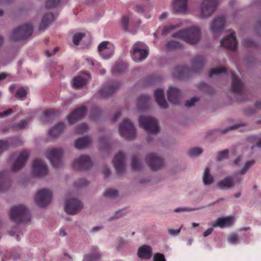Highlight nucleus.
<instances>
[{"label": "nucleus", "instance_id": "39448f33", "mask_svg": "<svg viewBox=\"0 0 261 261\" xmlns=\"http://www.w3.org/2000/svg\"><path fill=\"white\" fill-rule=\"evenodd\" d=\"M33 29V27L31 24L22 25L13 31L10 38L13 41L25 40L32 35Z\"/></svg>", "mask_w": 261, "mask_h": 261}, {"label": "nucleus", "instance_id": "69168bd1", "mask_svg": "<svg viewBox=\"0 0 261 261\" xmlns=\"http://www.w3.org/2000/svg\"><path fill=\"white\" fill-rule=\"evenodd\" d=\"M88 184V182L85 178L79 179L77 181L75 182V185L76 187H80L85 186Z\"/></svg>", "mask_w": 261, "mask_h": 261}, {"label": "nucleus", "instance_id": "0e129e2a", "mask_svg": "<svg viewBox=\"0 0 261 261\" xmlns=\"http://www.w3.org/2000/svg\"><path fill=\"white\" fill-rule=\"evenodd\" d=\"M198 100V98L193 97L190 100L186 101L185 106L186 107H191L194 105V103Z\"/></svg>", "mask_w": 261, "mask_h": 261}, {"label": "nucleus", "instance_id": "3c124183", "mask_svg": "<svg viewBox=\"0 0 261 261\" xmlns=\"http://www.w3.org/2000/svg\"><path fill=\"white\" fill-rule=\"evenodd\" d=\"M60 0H47L45 3L46 8L47 9H51L57 7Z\"/></svg>", "mask_w": 261, "mask_h": 261}, {"label": "nucleus", "instance_id": "72a5a7b5", "mask_svg": "<svg viewBox=\"0 0 261 261\" xmlns=\"http://www.w3.org/2000/svg\"><path fill=\"white\" fill-rule=\"evenodd\" d=\"M188 0H175L173 8L176 12H184L187 7Z\"/></svg>", "mask_w": 261, "mask_h": 261}, {"label": "nucleus", "instance_id": "8fccbe9b", "mask_svg": "<svg viewBox=\"0 0 261 261\" xmlns=\"http://www.w3.org/2000/svg\"><path fill=\"white\" fill-rule=\"evenodd\" d=\"M132 166L133 169L136 170H139L141 168V164L136 156H133L132 158Z\"/></svg>", "mask_w": 261, "mask_h": 261}, {"label": "nucleus", "instance_id": "774afa93", "mask_svg": "<svg viewBox=\"0 0 261 261\" xmlns=\"http://www.w3.org/2000/svg\"><path fill=\"white\" fill-rule=\"evenodd\" d=\"M233 178V182H234V186L239 184L243 180V178L241 176H239L237 174H235L233 176H231Z\"/></svg>", "mask_w": 261, "mask_h": 261}, {"label": "nucleus", "instance_id": "f257e3e1", "mask_svg": "<svg viewBox=\"0 0 261 261\" xmlns=\"http://www.w3.org/2000/svg\"><path fill=\"white\" fill-rule=\"evenodd\" d=\"M205 59L202 56H197L195 57L192 61L191 69L184 66H177L174 68L173 75L175 77L183 80L191 72L197 73L200 72L203 68Z\"/></svg>", "mask_w": 261, "mask_h": 261}, {"label": "nucleus", "instance_id": "4d7b16f0", "mask_svg": "<svg viewBox=\"0 0 261 261\" xmlns=\"http://www.w3.org/2000/svg\"><path fill=\"white\" fill-rule=\"evenodd\" d=\"M9 147V143L7 141L0 140V154L7 150Z\"/></svg>", "mask_w": 261, "mask_h": 261}, {"label": "nucleus", "instance_id": "6ab92c4d", "mask_svg": "<svg viewBox=\"0 0 261 261\" xmlns=\"http://www.w3.org/2000/svg\"><path fill=\"white\" fill-rule=\"evenodd\" d=\"M87 112V109L85 106H82L76 109L68 117V121L70 124H73L78 120L83 119Z\"/></svg>", "mask_w": 261, "mask_h": 261}, {"label": "nucleus", "instance_id": "c756f323", "mask_svg": "<svg viewBox=\"0 0 261 261\" xmlns=\"http://www.w3.org/2000/svg\"><path fill=\"white\" fill-rule=\"evenodd\" d=\"M54 19V15L52 13H46L45 14L41 20L40 24L39 30L43 31L48 26L50 22Z\"/></svg>", "mask_w": 261, "mask_h": 261}, {"label": "nucleus", "instance_id": "49530a36", "mask_svg": "<svg viewBox=\"0 0 261 261\" xmlns=\"http://www.w3.org/2000/svg\"><path fill=\"white\" fill-rule=\"evenodd\" d=\"M179 26L178 24L164 26L162 32V34L164 36L166 35L168 33L171 32Z\"/></svg>", "mask_w": 261, "mask_h": 261}, {"label": "nucleus", "instance_id": "338daca9", "mask_svg": "<svg viewBox=\"0 0 261 261\" xmlns=\"http://www.w3.org/2000/svg\"><path fill=\"white\" fill-rule=\"evenodd\" d=\"M126 214V210L124 209L120 211H118L116 212L115 215L114 216V218H120Z\"/></svg>", "mask_w": 261, "mask_h": 261}, {"label": "nucleus", "instance_id": "423d86ee", "mask_svg": "<svg viewBox=\"0 0 261 261\" xmlns=\"http://www.w3.org/2000/svg\"><path fill=\"white\" fill-rule=\"evenodd\" d=\"M139 122L140 126L148 133L156 134L160 131L158 122L153 117L140 116Z\"/></svg>", "mask_w": 261, "mask_h": 261}, {"label": "nucleus", "instance_id": "9b49d317", "mask_svg": "<svg viewBox=\"0 0 261 261\" xmlns=\"http://www.w3.org/2000/svg\"><path fill=\"white\" fill-rule=\"evenodd\" d=\"M92 163L90 158L87 155H81L75 159L72 164L73 168L75 170H86L90 168Z\"/></svg>", "mask_w": 261, "mask_h": 261}, {"label": "nucleus", "instance_id": "a878e982", "mask_svg": "<svg viewBox=\"0 0 261 261\" xmlns=\"http://www.w3.org/2000/svg\"><path fill=\"white\" fill-rule=\"evenodd\" d=\"M101 254L97 246H93L88 254H86L83 261H99Z\"/></svg>", "mask_w": 261, "mask_h": 261}, {"label": "nucleus", "instance_id": "393cba45", "mask_svg": "<svg viewBox=\"0 0 261 261\" xmlns=\"http://www.w3.org/2000/svg\"><path fill=\"white\" fill-rule=\"evenodd\" d=\"M154 96L156 102L163 109L168 108V104L165 99L164 91L162 89H158L154 92Z\"/></svg>", "mask_w": 261, "mask_h": 261}, {"label": "nucleus", "instance_id": "5fc2aeb1", "mask_svg": "<svg viewBox=\"0 0 261 261\" xmlns=\"http://www.w3.org/2000/svg\"><path fill=\"white\" fill-rule=\"evenodd\" d=\"M228 150L225 149L218 152L217 156V160L218 161L223 160L224 159L228 158Z\"/></svg>", "mask_w": 261, "mask_h": 261}, {"label": "nucleus", "instance_id": "37998d69", "mask_svg": "<svg viewBox=\"0 0 261 261\" xmlns=\"http://www.w3.org/2000/svg\"><path fill=\"white\" fill-rule=\"evenodd\" d=\"M254 163L253 160L248 161L246 162L242 169L237 172L236 174L237 175H244L246 173L247 171L250 168V167Z\"/></svg>", "mask_w": 261, "mask_h": 261}, {"label": "nucleus", "instance_id": "c03bdc74", "mask_svg": "<svg viewBox=\"0 0 261 261\" xmlns=\"http://www.w3.org/2000/svg\"><path fill=\"white\" fill-rule=\"evenodd\" d=\"M125 64L121 62H117L113 68V72L115 73H120L125 70Z\"/></svg>", "mask_w": 261, "mask_h": 261}, {"label": "nucleus", "instance_id": "a19ab883", "mask_svg": "<svg viewBox=\"0 0 261 261\" xmlns=\"http://www.w3.org/2000/svg\"><path fill=\"white\" fill-rule=\"evenodd\" d=\"M198 88L210 94H213L214 93V89L205 83H200L198 85Z\"/></svg>", "mask_w": 261, "mask_h": 261}, {"label": "nucleus", "instance_id": "9d476101", "mask_svg": "<svg viewBox=\"0 0 261 261\" xmlns=\"http://www.w3.org/2000/svg\"><path fill=\"white\" fill-rule=\"evenodd\" d=\"M82 208V202L77 199L70 198L66 201L64 209L67 214L75 215L79 213Z\"/></svg>", "mask_w": 261, "mask_h": 261}, {"label": "nucleus", "instance_id": "09e8293b", "mask_svg": "<svg viewBox=\"0 0 261 261\" xmlns=\"http://www.w3.org/2000/svg\"><path fill=\"white\" fill-rule=\"evenodd\" d=\"M118 191L112 188L107 189L104 194V196L106 197L113 198L118 195Z\"/></svg>", "mask_w": 261, "mask_h": 261}, {"label": "nucleus", "instance_id": "473e14b6", "mask_svg": "<svg viewBox=\"0 0 261 261\" xmlns=\"http://www.w3.org/2000/svg\"><path fill=\"white\" fill-rule=\"evenodd\" d=\"M65 127L64 124L63 122H60L57 124L55 127L52 128L49 132V135L50 137L56 138L59 136Z\"/></svg>", "mask_w": 261, "mask_h": 261}, {"label": "nucleus", "instance_id": "20e7f679", "mask_svg": "<svg viewBox=\"0 0 261 261\" xmlns=\"http://www.w3.org/2000/svg\"><path fill=\"white\" fill-rule=\"evenodd\" d=\"M148 54L147 46L141 42L135 43L130 50L132 58L136 62L144 60L147 58Z\"/></svg>", "mask_w": 261, "mask_h": 261}, {"label": "nucleus", "instance_id": "6e6d98bb", "mask_svg": "<svg viewBox=\"0 0 261 261\" xmlns=\"http://www.w3.org/2000/svg\"><path fill=\"white\" fill-rule=\"evenodd\" d=\"M27 94V91L24 88L19 89L16 94V96L19 98H24L25 97Z\"/></svg>", "mask_w": 261, "mask_h": 261}, {"label": "nucleus", "instance_id": "4be33fe9", "mask_svg": "<svg viewBox=\"0 0 261 261\" xmlns=\"http://www.w3.org/2000/svg\"><path fill=\"white\" fill-rule=\"evenodd\" d=\"M124 154L120 151L118 152L114 157L113 165L118 174H121L124 171Z\"/></svg>", "mask_w": 261, "mask_h": 261}, {"label": "nucleus", "instance_id": "e433bc0d", "mask_svg": "<svg viewBox=\"0 0 261 261\" xmlns=\"http://www.w3.org/2000/svg\"><path fill=\"white\" fill-rule=\"evenodd\" d=\"M60 112L58 110H49L44 112V121H48L53 117L57 116L60 114Z\"/></svg>", "mask_w": 261, "mask_h": 261}, {"label": "nucleus", "instance_id": "13d9d810", "mask_svg": "<svg viewBox=\"0 0 261 261\" xmlns=\"http://www.w3.org/2000/svg\"><path fill=\"white\" fill-rule=\"evenodd\" d=\"M153 261H166L164 255L161 253H156L154 254Z\"/></svg>", "mask_w": 261, "mask_h": 261}, {"label": "nucleus", "instance_id": "7ed1b4c3", "mask_svg": "<svg viewBox=\"0 0 261 261\" xmlns=\"http://www.w3.org/2000/svg\"><path fill=\"white\" fill-rule=\"evenodd\" d=\"M10 216L12 220L16 223L28 222L31 221L28 209L21 204L12 207L10 212Z\"/></svg>", "mask_w": 261, "mask_h": 261}, {"label": "nucleus", "instance_id": "5701e85b", "mask_svg": "<svg viewBox=\"0 0 261 261\" xmlns=\"http://www.w3.org/2000/svg\"><path fill=\"white\" fill-rule=\"evenodd\" d=\"M167 95L168 100L170 103L175 105L179 103L181 92L178 89L170 87L167 91Z\"/></svg>", "mask_w": 261, "mask_h": 261}, {"label": "nucleus", "instance_id": "4468645a", "mask_svg": "<svg viewBox=\"0 0 261 261\" xmlns=\"http://www.w3.org/2000/svg\"><path fill=\"white\" fill-rule=\"evenodd\" d=\"M32 173L36 176L42 177L47 174L48 169L46 165L42 161L36 159L33 163Z\"/></svg>", "mask_w": 261, "mask_h": 261}, {"label": "nucleus", "instance_id": "a18cd8bd", "mask_svg": "<svg viewBox=\"0 0 261 261\" xmlns=\"http://www.w3.org/2000/svg\"><path fill=\"white\" fill-rule=\"evenodd\" d=\"M85 84L84 79L81 76H77L74 78L73 81V87L74 88H80Z\"/></svg>", "mask_w": 261, "mask_h": 261}, {"label": "nucleus", "instance_id": "cd10ccee", "mask_svg": "<svg viewBox=\"0 0 261 261\" xmlns=\"http://www.w3.org/2000/svg\"><path fill=\"white\" fill-rule=\"evenodd\" d=\"M217 186L220 189H230L234 186V182L231 176L225 177L223 180L218 181Z\"/></svg>", "mask_w": 261, "mask_h": 261}, {"label": "nucleus", "instance_id": "b1692460", "mask_svg": "<svg viewBox=\"0 0 261 261\" xmlns=\"http://www.w3.org/2000/svg\"><path fill=\"white\" fill-rule=\"evenodd\" d=\"M137 255L141 259H149L152 255V249L151 246L143 245L140 246L137 251Z\"/></svg>", "mask_w": 261, "mask_h": 261}, {"label": "nucleus", "instance_id": "c85d7f7f", "mask_svg": "<svg viewBox=\"0 0 261 261\" xmlns=\"http://www.w3.org/2000/svg\"><path fill=\"white\" fill-rule=\"evenodd\" d=\"M91 139L89 136L77 139L74 143V146L77 149H83L88 147L91 144Z\"/></svg>", "mask_w": 261, "mask_h": 261}, {"label": "nucleus", "instance_id": "1a4fd4ad", "mask_svg": "<svg viewBox=\"0 0 261 261\" xmlns=\"http://www.w3.org/2000/svg\"><path fill=\"white\" fill-rule=\"evenodd\" d=\"M218 4V0H203L200 8V17L207 18L211 16L215 11Z\"/></svg>", "mask_w": 261, "mask_h": 261}, {"label": "nucleus", "instance_id": "de8ad7c7", "mask_svg": "<svg viewBox=\"0 0 261 261\" xmlns=\"http://www.w3.org/2000/svg\"><path fill=\"white\" fill-rule=\"evenodd\" d=\"M202 152V150L199 147H194L191 148L188 152L189 155L194 157L200 155Z\"/></svg>", "mask_w": 261, "mask_h": 261}, {"label": "nucleus", "instance_id": "aec40b11", "mask_svg": "<svg viewBox=\"0 0 261 261\" xmlns=\"http://www.w3.org/2000/svg\"><path fill=\"white\" fill-rule=\"evenodd\" d=\"M29 157V152L27 150L21 151L18 158L14 161L12 166L13 171H17L25 166Z\"/></svg>", "mask_w": 261, "mask_h": 261}, {"label": "nucleus", "instance_id": "ea45409f", "mask_svg": "<svg viewBox=\"0 0 261 261\" xmlns=\"http://www.w3.org/2000/svg\"><path fill=\"white\" fill-rule=\"evenodd\" d=\"M227 73V69L223 67L212 68L209 72V76L211 77L215 74H219L220 73Z\"/></svg>", "mask_w": 261, "mask_h": 261}, {"label": "nucleus", "instance_id": "052dcab7", "mask_svg": "<svg viewBox=\"0 0 261 261\" xmlns=\"http://www.w3.org/2000/svg\"><path fill=\"white\" fill-rule=\"evenodd\" d=\"M88 125L86 123H82L78 125L77 131L80 133H83V132L88 129Z\"/></svg>", "mask_w": 261, "mask_h": 261}, {"label": "nucleus", "instance_id": "f8f14e48", "mask_svg": "<svg viewBox=\"0 0 261 261\" xmlns=\"http://www.w3.org/2000/svg\"><path fill=\"white\" fill-rule=\"evenodd\" d=\"M120 83L118 81L109 82L98 91L99 97L107 98L112 95L119 87Z\"/></svg>", "mask_w": 261, "mask_h": 261}, {"label": "nucleus", "instance_id": "864d4df0", "mask_svg": "<svg viewBox=\"0 0 261 261\" xmlns=\"http://www.w3.org/2000/svg\"><path fill=\"white\" fill-rule=\"evenodd\" d=\"M99 145L101 149L109 148V144L108 138L106 137H101L99 139Z\"/></svg>", "mask_w": 261, "mask_h": 261}, {"label": "nucleus", "instance_id": "f3484780", "mask_svg": "<svg viewBox=\"0 0 261 261\" xmlns=\"http://www.w3.org/2000/svg\"><path fill=\"white\" fill-rule=\"evenodd\" d=\"M99 55L105 60L109 59L113 56V48L108 41H102L98 46Z\"/></svg>", "mask_w": 261, "mask_h": 261}, {"label": "nucleus", "instance_id": "c9c22d12", "mask_svg": "<svg viewBox=\"0 0 261 261\" xmlns=\"http://www.w3.org/2000/svg\"><path fill=\"white\" fill-rule=\"evenodd\" d=\"M166 49L168 50H172L182 48V45L176 41H170L166 43L165 45Z\"/></svg>", "mask_w": 261, "mask_h": 261}, {"label": "nucleus", "instance_id": "e2e57ef3", "mask_svg": "<svg viewBox=\"0 0 261 261\" xmlns=\"http://www.w3.org/2000/svg\"><path fill=\"white\" fill-rule=\"evenodd\" d=\"M228 241L232 244H237L239 242V237L237 234H232L228 238Z\"/></svg>", "mask_w": 261, "mask_h": 261}, {"label": "nucleus", "instance_id": "603ef678", "mask_svg": "<svg viewBox=\"0 0 261 261\" xmlns=\"http://www.w3.org/2000/svg\"><path fill=\"white\" fill-rule=\"evenodd\" d=\"M85 37V34L82 33H76L73 37V42L74 45H78L82 39Z\"/></svg>", "mask_w": 261, "mask_h": 261}, {"label": "nucleus", "instance_id": "f704fd0d", "mask_svg": "<svg viewBox=\"0 0 261 261\" xmlns=\"http://www.w3.org/2000/svg\"><path fill=\"white\" fill-rule=\"evenodd\" d=\"M210 169L206 168L204 170L203 176V182L204 185L211 184L214 181L213 177L210 174Z\"/></svg>", "mask_w": 261, "mask_h": 261}, {"label": "nucleus", "instance_id": "a211bd4d", "mask_svg": "<svg viewBox=\"0 0 261 261\" xmlns=\"http://www.w3.org/2000/svg\"><path fill=\"white\" fill-rule=\"evenodd\" d=\"M232 78L231 89L232 92L240 95L243 94L244 84L241 80L231 70L228 71Z\"/></svg>", "mask_w": 261, "mask_h": 261}, {"label": "nucleus", "instance_id": "2f4dec72", "mask_svg": "<svg viewBox=\"0 0 261 261\" xmlns=\"http://www.w3.org/2000/svg\"><path fill=\"white\" fill-rule=\"evenodd\" d=\"M7 172H0V192L7 190L9 186V182L6 176Z\"/></svg>", "mask_w": 261, "mask_h": 261}, {"label": "nucleus", "instance_id": "0eeeda50", "mask_svg": "<svg viewBox=\"0 0 261 261\" xmlns=\"http://www.w3.org/2000/svg\"><path fill=\"white\" fill-rule=\"evenodd\" d=\"M119 131L121 136L128 140H133L136 137V130L128 119L123 120L120 124Z\"/></svg>", "mask_w": 261, "mask_h": 261}, {"label": "nucleus", "instance_id": "6e6552de", "mask_svg": "<svg viewBox=\"0 0 261 261\" xmlns=\"http://www.w3.org/2000/svg\"><path fill=\"white\" fill-rule=\"evenodd\" d=\"M52 196L51 191L46 189L40 190L35 195V202L39 206L43 207L51 202Z\"/></svg>", "mask_w": 261, "mask_h": 261}, {"label": "nucleus", "instance_id": "f03ea898", "mask_svg": "<svg viewBox=\"0 0 261 261\" xmlns=\"http://www.w3.org/2000/svg\"><path fill=\"white\" fill-rule=\"evenodd\" d=\"M172 37L179 38L189 44H194L198 42L201 37V34L199 28L192 27L174 33Z\"/></svg>", "mask_w": 261, "mask_h": 261}, {"label": "nucleus", "instance_id": "4c0bfd02", "mask_svg": "<svg viewBox=\"0 0 261 261\" xmlns=\"http://www.w3.org/2000/svg\"><path fill=\"white\" fill-rule=\"evenodd\" d=\"M28 121L25 120H21L18 123L14 124L12 128L15 131H18L24 128L28 125Z\"/></svg>", "mask_w": 261, "mask_h": 261}, {"label": "nucleus", "instance_id": "bf43d9fd", "mask_svg": "<svg viewBox=\"0 0 261 261\" xmlns=\"http://www.w3.org/2000/svg\"><path fill=\"white\" fill-rule=\"evenodd\" d=\"M129 22V19L127 16H123L121 21V25L123 27L124 29L127 30L128 29V23Z\"/></svg>", "mask_w": 261, "mask_h": 261}, {"label": "nucleus", "instance_id": "dca6fc26", "mask_svg": "<svg viewBox=\"0 0 261 261\" xmlns=\"http://www.w3.org/2000/svg\"><path fill=\"white\" fill-rule=\"evenodd\" d=\"M226 23L225 18L222 16L215 17L211 24V29L214 36L217 38V35L220 34Z\"/></svg>", "mask_w": 261, "mask_h": 261}, {"label": "nucleus", "instance_id": "412c9836", "mask_svg": "<svg viewBox=\"0 0 261 261\" xmlns=\"http://www.w3.org/2000/svg\"><path fill=\"white\" fill-rule=\"evenodd\" d=\"M221 46L230 50H235L237 46V38L235 33H231L229 35L221 40Z\"/></svg>", "mask_w": 261, "mask_h": 261}, {"label": "nucleus", "instance_id": "ddd939ff", "mask_svg": "<svg viewBox=\"0 0 261 261\" xmlns=\"http://www.w3.org/2000/svg\"><path fill=\"white\" fill-rule=\"evenodd\" d=\"M146 161L148 167L152 171L158 170L164 165L163 159L153 153L146 155Z\"/></svg>", "mask_w": 261, "mask_h": 261}, {"label": "nucleus", "instance_id": "680f3d73", "mask_svg": "<svg viewBox=\"0 0 261 261\" xmlns=\"http://www.w3.org/2000/svg\"><path fill=\"white\" fill-rule=\"evenodd\" d=\"M182 228V225H181L180 227V228L178 229H169L168 230V233L172 236H177V234H178L180 233Z\"/></svg>", "mask_w": 261, "mask_h": 261}, {"label": "nucleus", "instance_id": "79ce46f5", "mask_svg": "<svg viewBox=\"0 0 261 261\" xmlns=\"http://www.w3.org/2000/svg\"><path fill=\"white\" fill-rule=\"evenodd\" d=\"M254 163L253 160L248 161L246 162L242 169L237 172L236 174L237 175H244L246 173L247 171L250 168V167Z\"/></svg>", "mask_w": 261, "mask_h": 261}, {"label": "nucleus", "instance_id": "7c9ffc66", "mask_svg": "<svg viewBox=\"0 0 261 261\" xmlns=\"http://www.w3.org/2000/svg\"><path fill=\"white\" fill-rule=\"evenodd\" d=\"M232 221V218L231 217L218 218L213 224V226L214 227H219L220 228H223L226 225L230 224Z\"/></svg>", "mask_w": 261, "mask_h": 261}, {"label": "nucleus", "instance_id": "bb28decb", "mask_svg": "<svg viewBox=\"0 0 261 261\" xmlns=\"http://www.w3.org/2000/svg\"><path fill=\"white\" fill-rule=\"evenodd\" d=\"M150 97L147 95H142L137 99V106L139 110H144L149 105Z\"/></svg>", "mask_w": 261, "mask_h": 261}, {"label": "nucleus", "instance_id": "58836bf2", "mask_svg": "<svg viewBox=\"0 0 261 261\" xmlns=\"http://www.w3.org/2000/svg\"><path fill=\"white\" fill-rule=\"evenodd\" d=\"M133 9L138 13H143L145 12L149 11L150 8L147 5L137 4L134 6Z\"/></svg>", "mask_w": 261, "mask_h": 261}, {"label": "nucleus", "instance_id": "2eb2a0df", "mask_svg": "<svg viewBox=\"0 0 261 261\" xmlns=\"http://www.w3.org/2000/svg\"><path fill=\"white\" fill-rule=\"evenodd\" d=\"M63 151L60 148H53L51 149L47 154V158L49 159L53 166L58 168L62 163V158Z\"/></svg>", "mask_w": 261, "mask_h": 261}]
</instances>
